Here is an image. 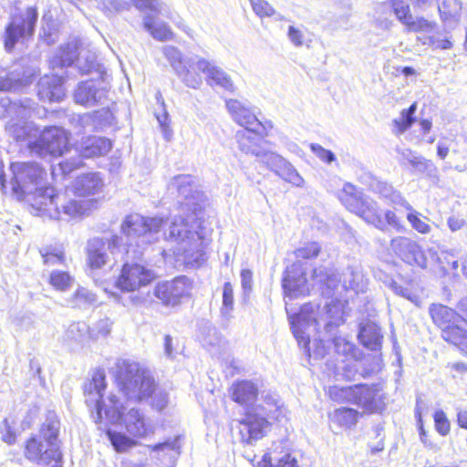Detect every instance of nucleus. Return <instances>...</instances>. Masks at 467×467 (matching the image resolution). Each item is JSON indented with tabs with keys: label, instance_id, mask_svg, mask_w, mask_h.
Instances as JSON below:
<instances>
[{
	"label": "nucleus",
	"instance_id": "obj_42",
	"mask_svg": "<svg viewBox=\"0 0 467 467\" xmlns=\"http://www.w3.org/2000/svg\"><path fill=\"white\" fill-rule=\"evenodd\" d=\"M372 188L376 193L385 199H388L391 203L395 205H400L404 207L408 203L400 192L396 191L392 185L386 182H376L372 185Z\"/></svg>",
	"mask_w": 467,
	"mask_h": 467
},
{
	"label": "nucleus",
	"instance_id": "obj_26",
	"mask_svg": "<svg viewBox=\"0 0 467 467\" xmlns=\"http://www.w3.org/2000/svg\"><path fill=\"white\" fill-rule=\"evenodd\" d=\"M262 126L244 128L235 133L238 149L244 154L255 157L261 156L262 149L259 146V134Z\"/></svg>",
	"mask_w": 467,
	"mask_h": 467
},
{
	"label": "nucleus",
	"instance_id": "obj_63",
	"mask_svg": "<svg viewBox=\"0 0 467 467\" xmlns=\"http://www.w3.org/2000/svg\"><path fill=\"white\" fill-rule=\"evenodd\" d=\"M287 37L296 47H300L305 43V34L303 30L294 26H288Z\"/></svg>",
	"mask_w": 467,
	"mask_h": 467
},
{
	"label": "nucleus",
	"instance_id": "obj_24",
	"mask_svg": "<svg viewBox=\"0 0 467 467\" xmlns=\"http://www.w3.org/2000/svg\"><path fill=\"white\" fill-rule=\"evenodd\" d=\"M299 265L294 264L286 271L283 278V288L285 296L291 298L306 296L309 293V285L304 274L297 275Z\"/></svg>",
	"mask_w": 467,
	"mask_h": 467
},
{
	"label": "nucleus",
	"instance_id": "obj_57",
	"mask_svg": "<svg viewBox=\"0 0 467 467\" xmlns=\"http://www.w3.org/2000/svg\"><path fill=\"white\" fill-rule=\"evenodd\" d=\"M408 31L412 32H431L434 28V25L423 18H413L412 16L405 24Z\"/></svg>",
	"mask_w": 467,
	"mask_h": 467
},
{
	"label": "nucleus",
	"instance_id": "obj_6",
	"mask_svg": "<svg viewBox=\"0 0 467 467\" xmlns=\"http://www.w3.org/2000/svg\"><path fill=\"white\" fill-rule=\"evenodd\" d=\"M67 192H57L53 187L39 192L34 200L33 209L38 212V215L59 220L63 216L67 219L85 216L91 209L95 208L96 200L69 199Z\"/></svg>",
	"mask_w": 467,
	"mask_h": 467
},
{
	"label": "nucleus",
	"instance_id": "obj_19",
	"mask_svg": "<svg viewBox=\"0 0 467 467\" xmlns=\"http://www.w3.org/2000/svg\"><path fill=\"white\" fill-rule=\"evenodd\" d=\"M192 291V282L186 276H179L170 282L159 283L154 288V296L165 306H175L182 298Z\"/></svg>",
	"mask_w": 467,
	"mask_h": 467
},
{
	"label": "nucleus",
	"instance_id": "obj_9",
	"mask_svg": "<svg viewBox=\"0 0 467 467\" xmlns=\"http://www.w3.org/2000/svg\"><path fill=\"white\" fill-rule=\"evenodd\" d=\"M312 286H317L322 294L330 296V290H335L338 287L339 283H342V287L345 290H353L356 293L364 292L367 287L368 279L363 274L360 266L348 267L342 274V280L337 279V275L333 270H327L324 267L315 268L312 275Z\"/></svg>",
	"mask_w": 467,
	"mask_h": 467
},
{
	"label": "nucleus",
	"instance_id": "obj_60",
	"mask_svg": "<svg viewBox=\"0 0 467 467\" xmlns=\"http://www.w3.org/2000/svg\"><path fill=\"white\" fill-rule=\"evenodd\" d=\"M392 5L397 18L405 25L412 16L410 13L409 5L402 0H393Z\"/></svg>",
	"mask_w": 467,
	"mask_h": 467
},
{
	"label": "nucleus",
	"instance_id": "obj_49",
	"mask_svg": "<svg viewBox=\"0 0 467 467\" xmlns=\"http://www.w3.org/2000/svg\"><path fill=\"white\" fill-rule=\"evenodd\" d=\"M276 174L296 187H302L304 185V179L288 161L283 165Z\"/></svg>",
	"mask_w": 467,
	"mask_h": 467
},
{
	"label": "nucleus",
	"instance_id": "obj_43",
	"mask_svg": "<svg viewBox=\"0 0 467 467\" xmlns=\"http://www.w3.org/2000/svg\"><path fill=\"white\" fill-rule=\"evenodd\" d=\"M6 130L16 140H27V144L29 141H33L31 139L36 138L38 133L31 123H24L23 125H20L18 123L10 122L6 126Z\"/></svg>",
	"mask_w": 467,
	"mask_h": 467
},
{
	"label": "nucleus",
	"instance_id": "obj_51",
	"mask_svg": "<svg viewBox=\"0 0 467 467\" xmlns=\"http://www.w3.org/2000/svg\"><path fill=\"white\" fill-rule=\"evenodd\" d=\"M462 9L458 0H444L439 5V11L443 20L453 19L460 14Z\"/></svg>",
	"mask_w": 467,
	"mask_h": 467
},
{
	"label": "nucleus",
	"instance_id": "obj_56",
	"mask_svg": "<svg viewBox=\"0 0 467 467\" xmlns=\"http://www.w3.org/2000/svg\"><path fill=\"white\" fill-rule=\"evenodd\" d=\"M253 11L260 18L271 17L275 15V8L265 0H249Z\"/></svg>",
	"mask_w": 467,
	"mask_h": 467
},
{
	"label": "nucleus",
	"instance_id": "obj_47",
	"mask_svg": "<svg viewBox=\"0 0 467 467\" xmlns=\"http://www.w3.org/2000/svg\"><path fill=\"white\" fill-rule=\"evenodd\" d=\"M74 281V277L68 272L60 270L52 271L48 278L50 285L57 291H66L69 289Z\"/></svg>",
	"mask_w": 467,
	"mask_h": 467
},
{
	"label": "nucleus",
	"instance_id": "obj_25",
	"mask_svg": "<svg viewBox=\"0 0 467 467\" xmlns=\"http://www.w3.org/2000/svg\"><path fill=\"white\" fill-rule=\"evenodd\" d=\"M37 86L38 96L43 101H59L65 96L63 78L57 73L42 77Z\"/></svg>",
	"mask_w": 467,
	"mask_h": 467
},
{
	"label": "nucleus",
	"instance_id": "obj_23",
	"mask_svg": "<svg viewBox=\"0 0 467 467\" xmlns=\"http://www.w3.org/2000/svg\"><path fill=\"white\" fill-rule=\"evenodd\" d=\"M102 5L109 12H120L128 10L130 6V0H100ZM133 5L140 10H150L153 14L160 15L166 11L167 6L160 0H131Z\"/></svg>",
	"mask_w": 467,
	"mask_h": 467
},
{
	"label": "nucleus",
	"instance_id": "obj_22",
	"mask_svg": "<svg viewBox=\"0 0 467 467\" xmlns=\"http://www.w3.org/2000/svg\"><path fill=\"white\" fill-rule=\"evenodd\" d=\"M225 107L232 119L239 126L244 128L262 126V123L254 114L253 107L248 103L235 99H229L225 100Z\"/></svg>",
	"mask_w": 467,
	"mask_h": 467
},
{
	"label": "nucleus",
	"instance_id": "obj_41",
	"mask_svg": "<svg viewBox=\"0 0 467 467\" xmlns=\"http://www.w3.org/2000/svg\"><path fill=\"white\" fill-rule=\"evenodd\" d=\"M64 338L68 342L84 344L90 340L89 326L85 322L71 323L66 329Z\"/></svg>",
	"mask_w": 467,
	"mask_h": 467
},
{
	"label": "nucleus",
	"instance_id": "obj_45",
	"mask_svg": "<svg viewBox=\"0 0 467 467\" xmlns=\"http://www.w3.org/2000/svg\"><path fill=\"white\" fill-rule=\"evenodd\" d=\"M441 336L444 340L457 346L461 350L467 343V331L459 327L458 323L443 328Z\"/></svg>",
	"mask_w": 467,
	"mask_h": 467
},
{
	"label": "nucleus",
	"instance_id": "obj_52",
	"mask_svg": "<svg viewBox=\"0 0 467 467\" xmlns=\"http://www.w3.org/2000/svg\"><path fill=\"white\" fill-rule=\"evenodd\" d=\"M234 309V289L231 283L227 282L223 285V306L221 308L222 315L225 318L231 317V312Z\"/></svg>",
	"mask_w": 467,
	"mask_h": 467
},
{
	"label": "nucleus",
	"instance_id": "obj_50",
	"mask_svg": "<svg viewBox=\"0 0 467 467\" xmlns=\"http://www.w3.org/2000/svg\"><path fill=\"white\" fill-rule=\"evenodd\" d=\"M257 158L275 173H277L287 161L281 155L272 151L265 152L262 150L261 156Z\"/></svg>",
	"mask_w": 467,
	"mask_h": 467
},
{
	"label": "nucleus",
	"instance_id": "obj_15",
	"mask_svg": "<svg viewBox=\"0 0 467 467\" xmlns=\"http://www.w3.org/2000/svg\"><path fill=\"white\" fill-rule=\"evenodd\" d=\"M244 457L254 467H300L297 453L281 445H274L260 456L247 447Z\"/></svg>",
	"mask_w": 467,
	"mask_h": 467
},
{
	"label": "nucleus",
	"instance_id": "obj_58",
	"mask_svg": "<svg viewBox=\"0 0 467 467\" xmlns=\"http://www.w3.org/2000/svg\"><path fill=\"white\" fill-rule=\"evenodd\" d=\"M45 265H62L65 261V254L60 248L48 249L45 253L41 252Z\"/></svg>",
	"mask_w": 467,
	"mask_h": 467
},
{
	"label": "nucleus",
	"instance_id": "obj_2",
	"mask_svg": "<svg viewBox=\"0 0 467 467\" xmlns=\"http://www.w3.org/2000/svg\"><path fill=\"white\" fill-rule=\"evenodd\" d=\"M105 388V375L99 371L94 374L84 389L85 401L90 409L96 410L98 420H101L104 414L109 422L119 423L135 438H145L154 433L155 428L143 411L137 408L127 410L118 394L111 392L106 400H102Z\"/></svg>",
	"mask_w": 467,
	"mask_h": 467
},
{
	"label": "nucleus",
	"instance_id": "obj_53",
	"mask_svg": "<svg viewBox=\"0 0 467 467\" xmlns=\"http://www.w3.org/2000/svg\"><path fill=\"white\" fill-rule=\"evenodd\" d=\"M335 351L348 359L354 357L355 346L349 340L342 337H337L333 340Z\"/></svg>",
	"mask_w": 467,
	"mask_h": 467
},
{
	"label": "nucleus",
	"instance_id": "obj_61",
	"mask_svg": "<svg viewBox=\"0 0 467 467\" xmlns=\"http://www.w3.org/2000/svg\"><path fill=\"white\" fill-rule=\"evenodd\" d=\"M310 149L312 152L323 162L327 164H330L333 161H336V156L335 154L325 148H323L321 145L317 143L310 144Z\"/></svg>",
	"mask_w": 467,
	"mask_h": 467
},
{
	"label": "nucleus",
	"instance_id": "obj_44",
	"mask_svg": "<svg viewBox=\"0 0 467 467\" xmlns=\"http://www.w3.org/2000/svg\"><path fill=\"white\" fill-rule=\"evenodd\" d=\"M417 110V103H412L408 109H403L399 118L393 120V132L396 135L404 133L415 120L414 114Z\"/></svg>",
	"mask_w": 467,
	"mask_h": 467
},
{
	"label": "nucleus",
	"instance_id": "obj_59",
	"mask_svg": "<svg viewBox=\"0 0 467 467\" xmlns=\"http://www.w3.org/2000/svg\"><path fill=\"white\" fill-rule=\"evenodd\" d=\"M434 423L436 431L442 436L450 431V421L443 410H437L434 413Z\"/></svg>",
	"mask_w": 467,
	"mask_h": 467
},
{
	"label": "nucleus",
	"instance_id": "obj_33",
	"mask_svg": "<svg viewBox=\"0 0 467 467\" xmlns=\"http://www.w3.org/2000/svg\"><path fill=\"white\" fill-rule=\"evenodd\" d=\"M432 321L441 328L462 321V317L451 308L441 304H432L429 308Z\"/></svg>",
	"mask_w": 467,
	"mask_h": 467
},
{
	"label": "nucleus",
	"instance_id": "obj_10",
	"mask_svg": "<svg viewBox=\"0 0 467 467\" xmlns=\"http://www.w3.org/2000/svg\"><path fill=\"white\" fill-rule=\"evenodd\" d=\"M13 172L12 188L18 198L27 197V201L33 207V202L39 192L46 191L43 188L44 170L35 162L12 163Z\"/></svg>",
	"mask_w": 467,
	"mask_h": 467
},
{
	"label": "nucleus",
	"instance_id": "obj_8",
	"mask_svg": "<svg viewBox=\"0 0 467 467\" xmlns=\"http://www.w3.org/2000/svg\"><path fill=\"white\" fill-rule=\"evenodd\" d=\"M59 422L56 419H47L41 426L38 435L28 439L25 446V456L30 462L39 465L57 467L61 453L57 445Z\"/></svg>",
	"mask_w": 467,
	"mask_h": 467
},
{
	"label": "nucleus",
	"instance_id": "obj_1",
	"mask_svg": "<svg viewBox=\"0 0 467 467\" xmlns=\"http://www.w3.org/2000/svg\"><path fill=\"white\" fill-rule=\"evenodd\" d=\"M121 231L128 238L137 239L138 246L155 243L161 235L174 241L176 255L192 268L200 267L207 259V233L202 222L194 213L174 216L170 222L160 217H143L134 213L125 218Z\"/></svg>",
	"mask_w": 467,
	"mask_h": 467
},
{
	"label": "nucleus",
	"instance_id": "obj_40",
	"mask_svg": "<svg viewBox=\"0 0 467 467\" xmlns=\"http://www.w3.org/2000/svg\"><path fill=\"white\" fill-rule=\"evenodd\" d=\"M404 208L409 212L406 218L411 228L420 234H431L432 228L429 223L430 219L416 211L409 202Z\"/></svg>",
	"mask_w": 467,
	"mask_h": 467
},
{
	"label": "nucleus",
	"instance_id": "obj_5",
	"mask_svg": "<svg viewBox=\"0 0 467 467\" xmlns=\"http://www.w3.org/2000/svg\"><path fill=\"white\" fill-rule=\"evenodd\" d=\"M338 198L349 212L357 214L366 223L374 225L379 230L384 231L387 225L399 233H404L406 230L395 212L388 210L384 213V216H382L377 202L365 195L350 182L344 183Z\"/></svg>",
	"mask_w": 467,
	"mask_h": 467
},
{
	"label": "nucleus",
	"instance_id": "obj_39",
	"mask_svg": "<svg viewBox=\"0 0 467 467\" xmlns=\"http://www.w3.org/2000/svg\"><path fill=\"white\" fill-rule=\"evenodd\" d=\"M97 302L94 293L85 287H78L67 299V304L72 308L87 309Z\"/></svg>",
	"mask_w": 467,
	"mask_h": 467
},
{
	"label": "nucleus",
	"instance_id": "obj_14",
	"mask_svg": "<svg viewBox=\"0 0 467 467\" xmlns=\"http://www.w3.org/2000/svg\"><path fill=\"white\" fill-rule=\"evenodd\" d=\"M389 246L403 263L420 269L428 267L427 253L432 257L437 255L435 250L430 248L425 251L418 242L406 236H397L391 239Z\"/></svg>",
	"mask_w": 467,
	"mask_h": 467
},
{
	"label": "nucleus",
	"instance_id": "obj_4",
	"mask_svg": "<svg viewBox=\"0 0 467 467\" xmlns=\"http://www.w3.org/2000/svg\"><path fill=\"white\" fill-rule=\"evenodd\" d=\"M293 334L298 344L306 348L308 356L310 353V334L306 330L317 331L323 325L327 331H331L333 327H337L343 320V308L339 301L326 303L322 310L317 305L306 304L300 312L289 317Z\"/></svg>",
	"mask_w": 467,
	"mask_h": 467
},
{
	"label": "nucleus",
	"instance_id": "obj_32",
	"mask_svg": "<svg viewBox=\"0 0 467 467\" xmlns=\"http://www.w3.org/2000/svg\"><path fill=\"white\" fill-rule=\"evenodd\" d=\"M362 413L357 410L341 407L328 413V420L340 429L350 430L354 428Z\"/></svg>",
	"mask_w": 467,
	"mask_h": 467
},
{
	"label": "nucleus",
	"instance_id": "obj_18",
	"mask_svg": "<svg viewBox=\"0 0 467 467\" xmlns=\"http://www.w3.org/2000/svg\"><path fill=\"white\" fill-rule=\"evenodd\" d=\"M157 275L139 264H125L116 281V286L123 292H135L149 285Z\"/></svg>",
	"mask_w": 467,
	"mask_h": 467
},
{
	"label": "nucleus",
	"instance_id": "obj_27",
	"mask_svg": "<svg viewBox=\"0 0 467 467\" xmlns=\"http://www.w3.org/2000/svg\"><path fill=\"white\" fill-rule=\"evenodd\" d=\"M231 399L239 405L247 409L256 400L258 388L255 383L250 380H242L233 383L229 389Z\"/></svg>",
	"mask_w": 467,
	"mask_h": 467
},
{
	"label": "nucleus",
	"instance_id": "obj_36",
	"mask_svg": "<svg viewBox=\"0 0 467 467\" xmlns=\"http://www.w3.org/2000/svg\"><path fill=\"white\" fill-rule=\"evenodd\" d=\"M389 288L398 296L406 298L417 306L422 304V289L415 283L410 282L403 286L396 281H391L389 285Z\"/></svg>",
	"mask_w": 467,
	"mask_h": 467
},
{
	"label": "nucleus",
	"instance_id": "obj_11",
	"mask_svg": "<svg viewBox=\"0 0 467 467\" xmlns=\"http://www.w3.org/2000/svg\"><path fill=\"white\" fill-rule=\"evenodd\" d=\"M120 241L121 237L116 234L90 239L86 248L88 267L91 270H99L106 266L111 268L116 262L118 253H122L124 250L129 253V250L121 248Z\"/></svg>",
	"mask_w": 467,
	"mask_h": 467
},
{
	"label": "nucleus",
	"instance_id": "obj_34",
	"mask_svg": "<svg viewBox=\"0 0 467 467\" xmlns=\"http://www.w3.org/2000/svg\"><path fill=\"white\" fill-rule=\"evenodd\" d=\"M360 343L372 351L381 348L383 336L380 328L373 322H366L361 325L358 334Z\"/></svg>",
	"mask_w": 467,
	"mask_h": 467
},
{
	"label": "nucleus",
	"instance_id": "obj_35",
	"mask_svg": "<svg viewBox=\"0 0 467 467\" xmlns=\"http://www.w3.org/2000/svg\"><path fill=\"white\" fill-rule=\"evenodd\" d=\"M399 161L402 165H410L416 172L431 173L435 168L431 161L410 149L399 150Z\"/></svg>",
	"mask_w": 467,
	"mask_h": 467
},
{
	"label": "nucleus",
	"instance_id": "obj_37",
	"mask_svg": "<svg viewBox=\"0 0 467 467\" xmlns=\"http://www.w3.org/2000/svg\"><path fill=\"white\" fill-rule=\"evenodd\" d=\"M148 448L152 451L157 452L158 458L160 460H164L166 457H169V459L171 461V463H173L174 460L181 453L180 436H177L173 439H169L162 443L149 445Z\"/></svg>",
	"mask_w": 467,
	"mask_h": 467
},
{
	"label": "nucleus",
	"instance_id": "obj_17",
	"mask_svg": "<svg viewBox=\"0 0 467 467\" xmlns=\"http://www.w3.org/2000/svg\"><path fill=\"white\" fill-rule=\"evenodd\" d=\"M36 20L37 12L34 7H28L21 14L14 15L5 28V48L10 52L16 43L31 36Z\"/></svg>",
	"mask_w": 467,
	"mask_h": 467
},
{
	"label": "nucleus",
	"instance_id": "obj_21",
	"mask_svg": "<svg viewBox=\"0 0 467 467\" xmlns=\"http://www.w3.org/2000/svg\"><path fill=\"white\" fill-rule=\"evenodd\" d=\"M196 70L205 75L206 83L210 87H218L228 92L234 91V84L228 73L204 57L197 58L194 62Z\"/></svg>",
	"mask_w": 467,
	"mask_h": 467
},
{
	"label": "nucleus",
	"instance_id": "obj_28",
	"mask_svg": "<svg viewBox=\"0 0 467 467\" xmlns=\"http://www.w3.org/2000/svg\"><path fill=\"white\" fill-rule=\"evenodd\" d=\"M104 186L101 176L97 172L85 173L73 182L71 192L78 196H89L99 193Z\"/></svg>",
	"mask_w": 467,
	"mask_h": 467
},
{
	"label": "nucleus",
	"instance_id": "obj_55",
	"mask_svg": "<svg viewBox=\"0 0 467 467\" xmlns=\"http://www.w3.org/2000/svg\"><path fill=\"white\" fill-rule=\"evenodd\" d=\"M150 398L151 399V407L159 411L164 410L169 403L168 393L163 389L157 387L155 382L153 392Z\"/></svg>",
	"mask_w": 467,
	"mask_h": 467
},
{
	"label": "nucleus",
	"instance_id": "obj_48",
	"mask_svg": "<svg viewBox=\"0 0 467 467\" xmlns=\"http://www.w3.org/2000/svg\"><path fill=\"white\" fill-rule=\"evenodd\" d=\"M112 321L109 317H103L89 327L90 340H98L107 337L112 328Z\"/></svg>",
	"mask_w": 467,
	"mask_h": 467
},
{
	"label": "nucleus",
	"instance_id": "obj_31",
	"mask_svg": "<svg viewBox=\"0 0 467 467\" xmlns=\"http://www.w3.org/2000/svg\"><path fill=\"white\" fill-rule=\"evenodd\" d=\"M111 149V141L106 138L91 136L83 139L78 150L85 158L107 154Z\"/></svg>",
	"mask_w": 467,
	"mask_h": 467
},
{
	"label": "nucleus",
	"instance_id": "obj_62",
	"mask_svg": "<svg viewBox=\"0 0 467 467\" xmlns=\"http://www.w3.org/2000/svg\"><path fill=\"white\" fill-rule=\"evenodd\" d=\"M202 343L205 347L209 348L212 352L215 347L221 348L224 345L223 340L214 328L209 329L208 336L202 338Z\"/></svg>",
	"mask_w": 467,
	"mask_h": 467
},
{
	"label": "nucleus",
	"instance_id": "obj_12",
	"mask_svg": "<svg viewBox=\"0 0 467 467\" xmlns=\"http://www.w3.org/2000/svg\"><path fill=\"white\" fill-rule=\"evenodd\" d=\"M162 54L169 61L173 71L181 81L188 88L199 89L202 85V77L196 70L194 62L200 56L184 57L182 51L174 46H165L162 47Z\"/></svg>",
	"mask_w": 467,
	"mask_h": 467
},
{
	"label": "nucleus",
	"instance_id": "obj_29",
	"mask_svg": "<svg viewBox=\"0 0 467 467\" xmlns=\"http://www.w3.org/2000/svg\"><path fill=\"white\" fill-rule=\"evenodd\" d=\"M104 96L105 90L100 88L99 83L94 80L80 83L74 95L77 103L87 107L95 105Z\"/></svg>",
	"mask_w": 467,
	"mask_h": 467
},
{
	"label": "nucleus",
	"instance_id": "obj_64",
	"mask_svg": "<svg viewBox=\"0 0 467 467\" xmlns=\"http://www.w3.org/2000/svg\"><path fill=\"white\" fill-rule=\"evenodd\" d=\"M425 44H429L434 49H451L452 47L451 41L447 37H441L439 36H431L428 37V42Z\"/></svg>",
	"mask_w": 467,
	"mask_h": 467
},
{
	"label": "nucleus",
	"instance_id": "obj_20",
	"mask_svg": "<svg viewBox=\"0 0 467 467\" xmlns=\"http://www.w3.org/2000/svg\"><path fill=\"white\" fill-rule=\"evenodd\" d=\"M81 52L78 51L77 41L67 43L65 47H61L59 51L50 59L49 64L53 70L57 67L71 66L75 61L77 67L82 73H88L94 67L95 55L91 54L87 57L86 64H81Z\"/></svg>",
	"mask_w": 467,
	"mask_h": 467
},
{
	"label": "nucleus",
	"instance_id": "obj_38",
	"mask_svg": "<svg viewBox=\"0 0 467 467\" xmlns=\"http://www.w3.org/2000/svg\"><path fill=\"white\" fill-rule=\"evenodd\" d=\"M192 178L190 175H178L174 177L169 183L168 189L171 192H177L179 196H182L187 201L186 205L190 204V199L193 197Z\"/></svg>",
	"mask_w": 467,
	"mask_h": 467
},
{
	"label": "nucleus",
	"instance_id": "obj_46",
	"mask_svg": "<svg viewBox=\"0 0 467 467\" xmlns=\"http://www.w3.org/2000/svg\"><path fill=\"white\" fill-rule=\"evenodd\" d=\"M107 436L118 452H126L137 445L136 441L122 432L109 430L107 431Z\"/></svg>",
	"mask_w": 467,
	"mask_h": 467
},
{
	"label": "nucleus",
	"instance_id": "obj_3",
	"mask_svg": "<svg viewBox=\"0 0 467 467\" xmlns=\"http://www.w3.org/2000/svg\"><path fill=\"white\" fill-rule=\"evenodd\" d=\"M288 410L279 397L270 390L261 392L260 402L249 409L238 421L240 441L253 446L270 431L273 422L287 420Z\"/></svg>",
	"mask_w": 467,
	"mask_h": 467
},
{
	"label": "nucleus",
	"instance_id": "obj_54",
	"mask_svg": "<svg viewBox=\"0 0 467 467\" xmlns=\"http://www.w3.org/2000/svg\"><path fill=\"white\" fill-rule=\"evenodd\" d=\"M321 250V246L317 242H309L295 251L297 259H312L317 257Z\"/></svg>",
	"mask_w": 467,
	"mask_h": 467
},
{
	"label": "nucleus",
	"instance_id": "obj_30",
	"mask_svg": "<svg viewBox=\"0 0 467 467\" xmlns=\"http://www.w3.org/2000/svg\"><path fill=\"white\" fill-rule=\"evenodd\" d=\"M156 14L143 16V27L156 40L164 42L174 39V33L168 24L157 19Z\"/></svg>",
	"mask_w": 467,
	"mask_h": 467
},
{
	"label": "nucleus",
	"instance_id": "obj_13",
	"mask_svg": "<svg viewBox=\"0 0 467 467\" xmlns=\"http://www.w3.org/2000/svg\"><path fill=\"white\" fill-rule=\"evenodd\" d=\"M69 134L58 127L45 129L34 141H29L30 150L40 157H58L68 150Z\"/></svg>",
	"mask_w": 467,
	"mask_h": 467
},
{
	"label": "nucleus",
	"instance_id": "obj_7",
	"mask_svg": "<svg viewBox=\"0 0 467 467\" xmlns=\"http://www.w3.org/2000/svg\"><path fill=\"white\" fill-rule=\"evenodd\" d=\"M115 380L118 391L128 400L135 402L149 400L155 382L150 370L130 360H120L117 363Z\"/></svg>",
	"mask_w": 467,
	"mask_h": 467
},
{
	"label": "nucleus",
	"instance_id": "obj_16",
	"mask_svg": "<svg viewBox=\"0 0 467 467\" xmlns=\"http://www.w3.org/2000/svg\"><path fill=\"white\" fill-rule=\"evenodd\" d=\"M328 396L337 403H351L362 408L364 411L372 412L375 409V390L366 385L348 387L332 386Z\"/></svg>",
	"mask_w": 467,
	"mask_h": 467
}]
</instances>
